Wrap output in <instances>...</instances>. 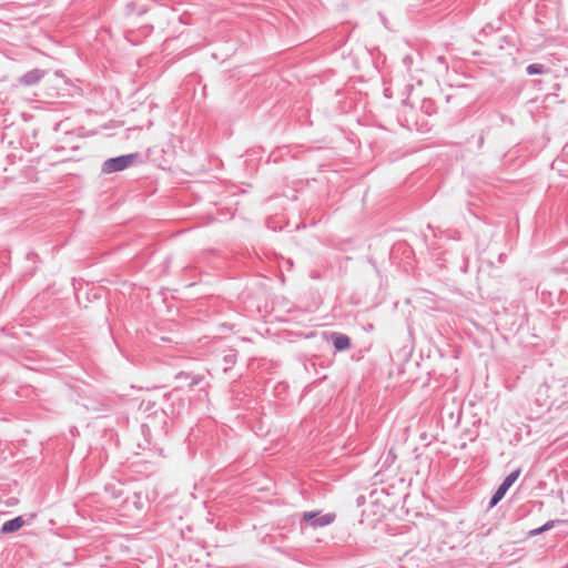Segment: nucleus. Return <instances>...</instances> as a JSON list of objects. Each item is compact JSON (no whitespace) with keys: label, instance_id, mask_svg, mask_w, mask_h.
Wrapping results in <instances>:
<instances>
[{"label":"nucleus","instance_id":"2","mask_svg":"<svg viewBox=\"0 0 568 568\" xmlns=\"http://www.w3.org/2000/svg\"><path fill=\"white\" fill-rule=\"evenodd\" d=\"M45 73L47 72L42 69H33L21 75L18 79V82L26 87L34 85L45 75Z\"/></svg>","mask_w":568,"mask_h":568},{"label":"nucleus","instance_id":"14","mask_svg":"<svg viewBox=\"0 0 568 568\" xmlns=\"http://www.w3.org/2000/svg\"><path fill=\"white\" fill-rule=\"evenodd\" d=\"M202 381V377L200 375L192 376V381L190 383V386L193 387L197 384H200Z\"/></svg>","mask_w":568,"mask_h":568},{"label":"nucleus","instance_id":"13","mask_svg":"<svg viewBox=\"0 0 568 568\" xmlns=\"http://www.w3.org/2000/svg\"><path fill=\"white\" fill-rule=\"evenodd\" d=\"M552 525H554V524H552V521L547 523V524H545L542 527H540V528H538V529L532 530V531H531V534H534V535L539 534V532H541V531H544V530H547V529L551 528V527H552Z\"/></svg>","mask_w":568,"mask_h":568},{"label":"nucleus","instance_id":"4","mask_svg":"<svg viewBox=\"0 0 568 568\" xmlns=\"http://www.w3.org/2000/svg\"><path fill=\"white\" fill-rule=\"evenodd\" d=\"M24 524V520L21 516L14 517L10 520L3 523L0 532L1 534H11L18 531Z\"/></svg>","mask_w":568,"mask_h":568},{"label":"nucleus","instance_id":"1","mask_svg":"<svg viewBox=\"0 0 568 568\" xmlns=\"http://www.w3.org/2000/svg\"><path fill=\"white\" fill-rule=\"evenodd\" d=\"M139 159L140 154L138 152L108 159L102 164V172L109 174L123 171L133 165Z\"/></svg>","mask_w":568,"mask_h":568},{"label":"nucleus","instance_id":"16","mask_svg":"<svg viewBox=\"0 0 568 568\" xmlns=\"http://www.w3.org/2000/svg\"><path fill=\"white\" fill-rule=\"evenodd\" d=\"M184 407H179L176 410L172 407L171 410H170V414H180L181 409H183Z\"/></svg>","mask_w":568,"mask_h":568},{"label":"nucleus","instance_id":"15","mask_svg":"<svg viewBox=\"0 0 568 568\" xmlns=\"http://www.w3.org/2000/svg\"><path fill=\"white\" fill-rule=\"evenodd\" d=\"M176 378L180 379V378H189V374L187 373H180L176 375Z\"/></svg>","mask_w":568,"mask_h":568},{"label":"nucleus","instance_id":"12","mask_svg":"<svg viewBox=\"0 0 568 568\" xmlns=\"http://www.w3.org/2000/svg\"><path fill=\"white\" fill-rule=\"evenodd\" d=\"M335 520V514L328 513L322 516V526L329 525Z\"/></svg>","mask_w":568,"mask_h":568},{"label":"nucleus","instance_id":"5","mask_svg":"<svg viewBox=\"0 0 568 568\" xmlns=\"http://www.w3.org/2000/svg\"><path fill=\"white\" fill-rule=\"evenodd\" d=\"M145 8L142 7V6H138L136 2L134 1H131L129 3H126L125 8H124V14L126 17H131L133 14H138V16H141L145 12Z\"/></svg>","mask_w":568,"mask_h":568},{"label":"nucleus","instance_id":"11","mask_svg":"<svg viewBox=\"0 0 568 568\" xmlns=\"http://www.w3.org/2000/svg\"><path fill=\"white\" fill-rule=\"evenodd\" d=\"M519 474H520V469H516V470L511 471L505 478L504 483H506L508 486H511L517 480V478L519 477Z\"/></svg>","mask_w":568,"mask_h":568},{"label":"nucleus","instance_id":"7","mask_svg":"<svg viewBox=\"0 0 568 568\" xmlns=\"http://www.w3.org/2000/svg\"><path fill=\"white\" fill-rule=\"evenodd\" d=\"M510 488V486H508L506 483L503 481V484L498 487V489L496 490V493L494 494L491 500H490V507H494L495 505H497V503H499L503 497L505 496V494L507 493V490Z\"/></svg>","mask_w":568,"mask_h":568},{"label":"nucleus","instance_id":"18","mask_svg":"<svg viewBox=\"0 0 568 568\" xmlns=\"http://www.w3.org/2000/svg\"><path fill=\"white\" fill-rule=\"evenodd\" d=\"M225 361L229 363L231 362V358H229V356H225Z\"/></svg>","mask_w":568,"mask_h":568},{"label":"nucleus","instance_id":"6","mask_svg":"<svg viewBox=\"0 0 568 568\" xmlns=\"http://www.w3.org/2000/svg\"><path fill=\"white\" fill-rule=\"evenodd\" d=\"M510 488V486H508L506 483L503 481V484L498 487V489L496 490V493L494 494L491 500H490V507H494L495 505H497V503H499L503 497L505 496V494L507 493V490Z\"/></svg>","mask_w":568,"mask_h":568},{"label":"nucleus","instance_id":"9","mask_svg":"<svg viewBox=\"0 0 568 568\" xmlns=\"http://www.w3.org/2000/svg\"><path fill=\"white\" fill-rule=\"evenodd\" d=\"M304 521H311V525L313 527H316L320 525V511H311V513H304L303 515Z\"/></svg>","mask_w":568,"mask_h":568},{"label":"nucleus","instance_id":"8","mask_svg":"<svg viewBox=\"0 0 568 568\" xmlns=\"http://www.w3.org/2000/svg\"><path fill=\"white\" fill-rule=\"evenodd\" d=\"M510 488V486H508L506 483L503 481V484L498 487V489L496 490V493L494 494L491 500H490V507H494L495 505H497V503H499L503 497L505 496V494L507 493V490Z\"/></svg>","mask_w":568,"mask_h":568},{"label":"nucleus","instance_id":"17","mask_svg":"<svg viewBox=\"0 0 568 568\" xmlns=\"http://www.w3.org/2000/svg\"><path fill=\"white\" fill-rule=\"evenodd\" d=\"M225 361L229 363L231 362V358H229V356H225Z\"/></svg>","mask_w":568,"mask_h":568},{"label":"nucleus","instance_id":"10","mask_svg":"<svg viewBox=\"0 0 568 568\" xmlns=\"http://www.w3.org/2000/svg\"><path fill=\"white\" fill-rule=\"evenodd\" d=\"M545 71L544 69V65L542 64H539V63H535V64H530L527 67V72L530 74V75H534V74H540Z\"/></svg>","mask_w":568,"mask_h":568},{"label":"nucleus","instance_id":"3","mask_svg":"<svg viewBox=\"0 0 568 568\" xmlns=\"http://www.w3.org/2000/svg\"><path fill=\"white\" fill-rule=\"evenodd\" d=\"M329 338L332 339L337 352L346 351L351 346L349 337L344 334L333 333Z\"/></svg>","mask_w":568,"mask_h":568}]
</instances>
